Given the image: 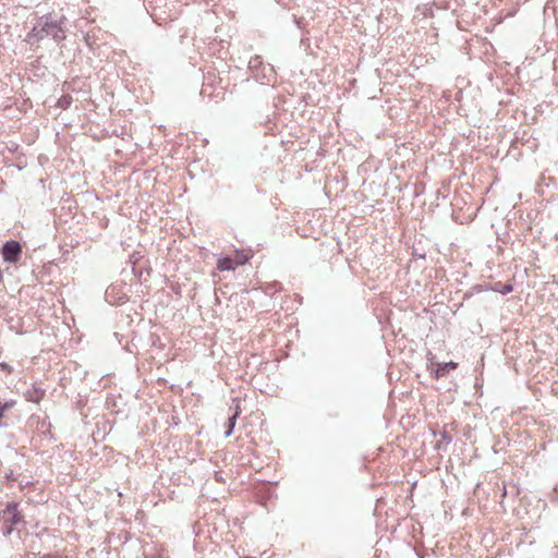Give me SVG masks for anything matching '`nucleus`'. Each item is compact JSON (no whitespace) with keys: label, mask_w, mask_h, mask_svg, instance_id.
Returning <instances> with one entry per match:
<instances>
[{"label":"nucleus","mask_w":558,"mask_h":558,"mask_svg":"<svg viewBox=\"0 0 558 558\" xmlns=\"http://www.w3.org/2000/svg\"><path fill=\"white\" fill-rule=\"evenodd\" d=\"M63 17L57 19L51 14L41 16L27 35L28 43L39 41L46 37H52L56 41L65 38Z\"/></svg>","instance_id":"f257e3e1"},{"label":"nucleus","mask_w":558,"mask_h":558,"mask_svg":"<svg viewBox=\"0 0 558 558\" xmlns=\"http://www.w3.org/2000/svg\"><path fill=\"white\" fill-rule=\"evenodd\" d=\"M22 253V246L17 241H7L2 247L3 259L8 263H15L19 260Z\"/></svg>","instance_id":"f03ea898"},{"label":"nucleus","mask_w":558,"mask_h":558,"mask_svg":"<svg viewBox=\"0 0 558 558\" xmlns=\"http://www.w3.org/2000/svg\"><path fill=\"white\" fill-rule=\"evenodd\" d=\"M2 518L5 523H9L11 525L19 524L22 520L21 514L17 509V504L10 502L7 505L5 509L3 510Z\"/></svg>","instance_id":"7ed1b4c3"},{"label":"nucleus","mask_w":558,"mask_h":558,"mask_svg":"<svg viewBox=\"0 0 558 558\" xmlns=\"http://www.w3.org/2000/svg\"><path fill=\"white\" fill-rule=\"evenodd\" d=\"M246 263V258L243 259H232L230 257H222L218 259V269L221 271L225 270H234L238 266Z\"/></svg>","instance_id":"20e7f679"},{"label":"nucleus","mask_w":558,"mask_h":558,"mask_svg":"<svg viewBox=\"0 0 558 558\" xmlns=\"http://www.w3.org/2000/svg\"><path fill=\"white\" fill-rule=\"evenodd\" d=\"M457 368V363L454 362H448V363H442V364H438L437 365V368L435 371V376L437 378L439 377H442L445 376L450 369H456Z\"/></svg>","instance_id":"39448f33"},{"label":"nucleus","mask_w":558,"mask_h":558,"mask_svg":"<svg viewBox=\"0 0 558 558\" xmlns=\"http://www.w3.org/2000/svg\"><path fill=\"white\" fill-rule=\"evenodd\" d=\"M238 414H239V413H238V411H236V412H235L231 417H229V420H228V428H227V430H226V433H225V436H226V437L231 436V434H232V432H233V428H234V426H235V421H236Z\"/></svg>","instance_id":"423d86ee"},{"label":"nucleus","mask_w":558,"mask_h":558,"mask_svg":"<svg viewBox=\"0 0 558 558\" xmlns=\"http://www.w3.org/2000/svg\"><path fill=\"white\" fill-rule=\"evenodd\" d=\"M15 403L16 402L14 400H10L4 403L1 402V408H3V411H7L9 409H12L15 405Z\"/></svg>","instance_id":"0eeeda50"},{"label":"nucleus","mask_w":558,"mask_h":558,"mask_svg":"<svg viewBox=\"0 0 558 558\" xmlns=\"http://www.w3.org/2000/svg\"><path fill=\"white\" fill-rule=\"evenodd\" d=\"M511 291H512V286H510V284L504 286V288L500 290V292L502 294H507V293H509Z\"/></svg>","instance_id":"6e6552de"},{"label":"nucleus","mask_w":558,"mask_h":558,"mask_svg":"<svg viewBox=\"0 0 558 558\" xmlns=\"http://www.w3.org/2000/svg\"><path fill=\"white\" fill-rule=\"evenodd\" d=\"M12 526H13V525H11V524H10V525L4 530V532H3L4 536H8V535H10V534L12 533V531H13V527H12Z\"/></svg>","instance_id":"1a4fd4ad"},{"label":"nucleus","mask_w":558,"mask_h":558,"mask_svg":"<svg viewBox=\"0 0 558 558\" xmlns=\"http://www.w3.org/2000/svg\"><path fill=\"white\" fill-rule=\"evenodd\" d=\"M243 258L247 259V256L246 255H238L235 259H243Z\"/></svg>","instance_id":"9d476101"},{"label":"nucleus","mask_w":558,"mask_h":558,"mask_svg":"<svg viewBox=\"0 0 558 558\" xmlns=\"http://www.w3.org/2000/svg\"><path fill=\"white\" fill-rule=\"evenodd\" d=\"M1 366H2L3 369L8 368V366L5 364H1Z\"/></svg>","instance_id":"9b49d317"}]
</instances>
